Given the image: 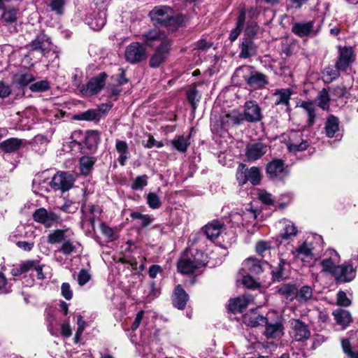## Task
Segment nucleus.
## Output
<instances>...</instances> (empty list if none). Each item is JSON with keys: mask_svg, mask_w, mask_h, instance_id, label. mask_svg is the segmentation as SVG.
Instances as JSON below:
<instances>
[{"mask_svg": "<svg viewBox=\"0 0 358 358\" xmlns=\"http://www.w3.org/2000/svg\"><path fill=\"white\" fill-rule=\"evenodd\" d=\"M152 23L175 30L185 22V17L176 13L173 9L166 6H157L153 8L149 14Z\"/></svg>", "mask_w": 358, "mask_h": 358, "instance_id": "1", "label": "nucleus"}, {"mask_svg": "<svg viewBox=\"0 0 358 358\" xmlns=\"http://www.w3.org/2000/svg\"><path fill=\"white\" fill-rule=\"evenodd\" d=\"M29 52L24 57V67H31L35 62H38L42 56H46L53 48L50 38L41 33L27 46Z\"/></svg>", "mask_w": 358, "mask_h": 358, "instance_id": "2", "label": "nucleus"}, {"mask_svg": "<svg viewBox=\"0 0 358 358\" xmlns=\"http://www.w3.org/2000/svg\"><path fill=\"white\" fill-rule=\"evenodd\" d=\"M107 74L101 73L91 78L86 85H82L80 92L86 96H92L99 93L104 87Z\"/></svg>", "mask_w": 358, "mask_h": 358, "instance_id": "3", "label": "nucleus"}, {"mask_svg": "<svg viewBox=\"0 0 358 358\" xmlns=\"http://www.w3.org/2000/svg\"><path fill=\"white\" fill-rule=\"evenodd\" d=\"M146 49L139 42H134L126 47L124 51L125 59L130 64L138 63L146 58Z\"/></svg>", "mask_w": 358, "mask_h": 358, "instance_id": "4", "label": "nucleus"}, {"mask_svg": "<svg viewBox=\"0 0 358 358\" xmlns=\"http://www.w3.org/2000/svg\"><path fill=\"white\" fill-rule=\"evenodd\" d=\"M33 217L34 221L47 228L52 227L62 222V219L57 214L52 211H48L44 208L37 209L34 213Z\"/></svg>", "mask_w": 358, "mask_h": 358, "instance_id": "5", "label": "nucleus"}, {"mask_svg": "<svg viewBox=\"0 0 358 358\" xmlns=\"http://www.w3.org/2000/svg\"><path fill=\"white\" fill-rule=\"evenodd\" d=\"M75 178L69 172H57L50 182V187L55 190L66 192L73 185Z\"/></svg>", "mask_w": 358, "mask_h": 358, "instance_id": "6", "label": "nucleus"}, {"mask_svg": "<svg viewBox=\"0 0 358 358\" xmlns=\"http://www.w3.org/2000/svg\"><path fill=\"white\" fill-rule=\"evenodd\" d=\"M340 260V256L336 250L333 249L327 250L324 253V257L320 262L322 268V271L329 273L334 277V272Z\"/></svg>", "mask_w": 358, "mask_h": 358, "instance_id": "7", "label": "nucleus"}, {"mask_svg": "<svg viewBox=\"0 0 358 358\" xmlns=\"http://www.w3.org/2000/svg\"><path fill=\"white\" fill-rule=\"evenodd\" d=\"M24 278L30 277L31 280H27L26 286L31 287L34 282V278L36 276L38 279H43L42 266L38 262L34 260H27L24 262Z\"/></svg>", "mask_w": 358, "mask_h": 358, "instance_id": "8", "label": "nucleus"}, {"mask_svg": "<svg viewBox=\"0 0 358 358\" xmlns=\"http://www.w3.org/2000/svg\"><path fill=\"white\" fill-rule=\"evenodd\" d=\"M338 57L336 62V67L338 69L345 71L354 62L355 55L352 47L350 46H338Z\"/></svg>", "mask_w": 358, "mask_h": 358, "instance_id": "9", "label": "nucleus"}, {"mask_svg": "<svg viewBox=\"0 0 358 358\" xmlns=\"http://www.w3.org/2000/svg\"><path fill=\"white\" fill-rule=\"evenodd\" d=\"M244 120L249 122H257L262 119V110L255 101H248L244 105Z\"/></svg>", "mask_w": 358, "mask_h": 358, "instance_id": "10", "label": "nucleus"}, {"mask_svg": "<svg viewBox=\"0 0 358 358\" xmlns=\"http://www.w3.org/2000/svg\"><path fill=\"white\" fill-rule=\"evenodd\" d=\"M171 43L168 41H162L160 45L157 48L154 55L152 56L150 60V65L152 67H159L167 58Z\"/></svg>", "mask_w": 358, "mask_h": 358, "instance_id": "11", "label": "nucleus"}, {"mask_svg": "<svg viewBox=\"0 0 358 358\" xmlns=\"http://www.w3.org/2000/svg\"><path fill=\"white\" fill-rule=\"evenodd\" d=\"M266 172L273 180H282L287 175L284 162L281 159H274L269 162L266 166Z\"/></svg>", "mask_w": 358, "mask_h": 358, "instance_id": "12", "label": "nucleus"}, {"mask_svg": "<svg viewBox=\"0 0 358 358\" xmlns=\"http://www.w3.org/2000/svg\"><path fill=\"white\" fill-rule=\"evenodd\" d=\"M291 335L297 341H301L308 339L310 335V332L308 326L300 320H292Z\"/></svg>", "mask_w": 358, "mask_h": 358, "instance_id": "13", "label": "nucleus"}, {"mask_svg": "<svg viewBox=\"0 0 358 358\" xmlns=\"http://www.w3.org/2000/svg\"><path fill=\"white\" fill-rule=\"evenodd\" d=\"M299 131H291L289 136V140L287 143V148L290 152H296L306 150L308 143L301 137Z\"/></svg>", "mask_w": 358, "mask_h": 358, "instance_id": "14", "label": "nucleus"}, {"mask_svg": "<svg viewBox=\"0 0 358 358\" xmlns=\"http://www.w3.org/2000/svg\"><path fill=\"white\" fill-rule=\"evenodd\" d=\"M355 277V271L351 264H343L338 265L334 272V278L338 282H347Z\"/></svg>", "mask_w": 358, "mask_h": 358, "instance_id": "15", "label": "nucleus"}, {"mask_svg": "<svg viewBox=\"0 0 358 358\" xmlns=\"http://www.w3.org/2000/svg\"><path fill=\"white\" fill-rule=\"evenodd\" d=\"M268 150L267 145L262 143L248 145L245 156L248 162H255L264 155Z\"/></svg>", "mask_w": 358, "mask_h": 358, "instance_id": "16", "label": "nucleus"}, {"mask_svg": "<svg viewBox=\"0 0 358 358\" xmlns=\"http://www.w3.org/2000/svg\"><path fill=\"white\" fill-rule=\"evenodd\" d=\"M166 34L157 28L151 29L142 35V40L145 45L152 46L157 42L164 41Z\"/></svg>", "mask_w": 358, "mask_h": 358, "instance_id": "17", "label": "nucleus"}, {"mask_svg": "<svg viewBox=\"0 0 358 358\" xmlns=\"http://www.w3.org/2000/svg\"><path fill=\"white\" fill-rule=\"evenodd\" d=\"M292 254L295 258L310 265L314 259V255L312 252V249L306 242L303 243L295 250H293Z\"/></svg>", "mask_w": 358, "mask_h": 358, "instance_id": "18", "label": "nucleus"}, {"mask_svg": "<svg viewBox=\"0 0 358 358\" xmlns=\"http://www.w3.org/2000/svg\"><path fill=\"white\" fill-rule=\"evenodd\" d=\"M252 301L253 299L250 295H243L236 297L229 301V309L233 313H241Z\"/></svg>", "mask_w": 358, "mask_h": 358, "instance_id": "19", "label": "nucleus"}, {"mask_svg": "<svg viewBox=\"0 0 358 358\" xmlns=\"http://www.w3.org/2000/svg\"><path fill=\"white\" fill-rule=\"evenodd\" d=\"M205 264L203 262L199 260L184 259L178 262V269L182 273L189 274L194 272L196 268H201Z\"/></svg>", "mask_w": 358, "mask_h": 358, "instance_id": "20", "label": "nucleus"}, {"mask_svg": "<svg viewBox=\"0 0 358 358\" xmlns=\"http://www.w3.org/2000/svg\"><path fill=\"white\" fill-rule=\"evenodd\" d=\"M244 120L243 114L237 110H232L221 117V124L223 128L240 124Z\"/></svg>", "mask_w": 358, "mask_h": 358, "instance_id": "21", "label": "nucleus"}, {"mask_svg": "<svg viewBox=\"0 0 358 358\" xmlns=\"http://www.w3.org/2000/svg\"><path fill=\"white\" fill-rule=\"evenodd\" d=\"M292 90L289 88L280 89L273 93L274 103L276 106H284L288 107Z\"/></svg>", "mask_w": 358, "mask_h": 358, "instance_id": "22", "label": "nucleus"}, {"mask_svg": "<svg viewBox=\"0 0 358 358\" xmlns=\"http://www.w3.org/2000/svg\"><path fill=\"white\" fill-rule=\"evenodd\" d=\"M241 58L247 59L257 54V46L255 43L249 38H243L241 44Z\"/></svg>", "mask_w": 358, "mask_h": 358, "instance_id": "23", "label": "nucleus"}, {"mask_svg": "<svg viewBox=\"0 0 358 358\" xmlns=\"http://www.w3.org/2000/svg\"><path fill=\"white\" fill-rule=\"evenodd\" d=\"M188 299V295L185 291L180 285H178L174 291L173 306L180 310H183L185 308Z\"/></svg>", "mask_w": 358, "mask_h": 358, "instance_id": "24", "label": "nucleus"}, {"mask_svg": "<svg viewBox=\"0 0 358 358\" xmlns=\"http://www.w3.org/2000/svg\"><path fill=\"white\" fill-rule=\"evenodd\" d=\"M115 150L119 154L118 162L121 166H124L127 160L130 157L127 143L125 141L117 139L115 141Z\"/></svg>", "mask_w": 358, "mask_h": 358, "instance_id": "25", "label": "nucleus"}, {"mask_svg": "<svg viewBox=\"0 0 358 358\" xmlns=\"http://www.w3.org/2000/svg\"><path fill=\"white\" fill-rule=\"evenodd\" d=\"M314 22L313 21L307 22H296L292 25V31L299 37L308 36L313 29Z\"/></svg>", "mask_w": 358, "mask_h": 358, "instance_id": "26", "label": "nucleus"}, {"mask_svg": "<svg viewBox=\"0 0 358 358\" xmlns=\"http://www.w3.org/2000/svg\"><path fill=\"white\" fill-rule=\"evenodd\" d=\"M246 82L254 88L264 87L268 83L266 76L257 71L252 72L246 78Z\"/></svg>", "mask_w": 358, "mask_h": 358, "instance_id": "27", "label": "nucleus"}, {"mask_svg": "<svg viewBox=\"0 0 358 358\" xmlns=\"http://www.w3.org/2000/svg\"><path fill=\"white\" fill-rule=\"evenodd\" d=\"M222 228L223 224L220 222L213 220L205 226L204 231L207 238L213 240L220 235Z\"/></svg>", "mask_w": 358, "mask_h": 358, "instance_id": "28", "label": "nucleus"}, {"mask_svg": "<svg viewBox=\"0 0 358 358\" xmlns=\"http://www.w3.org/2000/svg\"><path fill=\"white\" fill-rule=\"evenodd\" d=\"M266 326L264 334L267 338H276L280 337L283 334V326L280 322L267 323Z\"/></svg>", "mask_w": 358, "mask_h": 358, "instance_id": "29", "label": "nucleus"}, {"mask_svg": "<svg viewBox=\"0 0 358 358\" xmlns=\"http://www.w3.org/2000/svg\"><path fill=\"white\" fill-rule=\"evenodd\" d=\"M245 13L246 12L245 9H241L239 11V15L237 18L236 27L230 31L229 34V39L231 42L235 41L242 31L245 21Z\"/></svg>", "mask_w": 358, "mask_h": 358, "instance_id": "30", "label": "nucleus"}, {"mask_svg": "<svg viewBox=\"0 0 358 358\" xmlns=\"http://www.w3.org/2000/svg\"><path fill=\"white\" fill-rule=\"evenodd\" d=\"M296 288L294 284H283L278 288V292L287 302H291L296 299Z\"/></svg>", "mask_w": 358, "mask_h": 358, "instance_id": "31", "label": "nucleus"}, {"mask_svg": "<svg viewBox=\"0 0 358 358\" xmlns=\"http://www.w3.org/2000/svg\"><path fill=\"white\" fill-rule=\"evenodd\" d=\"M70 234L68 229H56L51 231L47 236V241L52 245L62 243Z\"/></svg>", "mask_w": 358, "mask_h": 358, "instance_id": "32", "label": "nucleus"}, {"mask_svg": "<svg viewBox=\"0 0 358 358\" xmlns=\"http://www.w3.org/2000/svg\"><path fill=\"white\" fill-rule=\"evenodd\" d=\"M280 224L282 225L280 236L282 239L288 240L297 234V229L292 222L283 220L280 222Z\"/></svg>", "mask_w": 358, "mask_h": 358, "instance_id": "33", "label": "nucleus"}, {"mask_svg": "<svg viewBox=\"0 0 358 358\" xmlns=\"http://www.w3.org/2000/svg\"><path fill=\"white\" fill-rule=\"evenodd\" d=\"M242 269L249 274H259L262 271V264L254 258H248L243 263Z\"/></svg>", "mask_w": 358, "mask_h": 358, "instance_id": "34", "label": "nucleus"}, {"mask_svg": "<svg viewBox=\"0 0 358 358\" xmlns=\"http://www.w3.org/2000/svg\"><path fill=\"white\" fill-rule=\"evenodd\" d=\"M313 298V289L308 285L296 288V300L300 303H306Z\"/></svg>", "mask_w": 358, "mask_h": 358, "instance_id": "35", "label": "nucleus"}, {"mask_svg": "<svg viewBox=\"0 0 358 358\" xmlns=\"http://www.w3.org/2000/svg\"><path fill=\"white\" fill-rule=\"evenodd\" d=\"M339 122L335 116H329L325 123L324 131L329 138L336 136V133L338 131Z\"/></svg>", "mask_w": 358, "mask_h": 358, "instance_id": "36", "label": "nucleus"}, {"mask_svg": "<svg viewBox=\"0 0 358 358\" xmlns=\"http://www.w3.org/2000/svg\"><path fill=\"white\" fill-rule=\"evenodd\" d=\"M189 138L190 135L187 136H185L183 135L178 136L171 141V144L173 148L176 150L185 152L190 145Z\"/></svg>", "mask_w": 358, "mask_h": 358, "instance_id": "37", "label": "nucleus"}, {"mask_svg": "<svg viewBox=\"0 0 358 358\" xmlns=\"http://www.w3.org/2000/svg\"><path fill=\"white\" fill-rule=\"evenodd\" d=\"M21 144V140L11 138L0 143V149L6 152H13L18 150Z\"/></svg>", "mask_w": 358, "mask_h": 358, "instance_id": "38", "label": "nucleus"}, {"mask_svg": "<svg viewBox=\"0 0 358 358\" xmlns=\"http://www.w3.org/2000/svg\"><path fill=\"white\" fill-rule=\"evenodd\" d=\"M95 159L89 156H84L80 159V169L83 175H87L91 171Z\"/></svg>", "mask_w": 358, "mask_h": 358, "instance_id": "39", "label": "nucleus"}, {"mask_svg": "<svg viewBox=\"0 0 358 358\" xmlns=\"http://www.w3.org/2000/svg\"><path fill=\"white\" fill-rule=\"evenodd\" d=\"M299 107L303 108L308 115V123L313 124L315 117L316 106L312 101H302Z\"/></svg>", "mask_w": 358, "mask_h": 358, "instance_id": "40", "label": "nucleus"}, {"mask_svg": "<svg viewBox=\"0 0 358 358\" xmlns=\"http://www.w3.org/2000/svg\"><path fill=\"white\" fill-rule=\"evenodd\" d=\"M69 235L62 243L59 249V251L63 253L64 255H70L73 253L76 250V242L72 240Z\"/></svg>", "mask_w": 358, "mask_h": 358, "instance_id": "41", "label": "nucleus"}, {"mask_svg": "<svg viewBox=\"0 0 358 358\" xmlns=\"http://www.w3.org/2000/svg\"><path fill=\"white\" fill-rule=\"evenodd\" d=\"M334 315L338 324L345 327L351 322V315L348 310H341L334 313Z\"/></svg>", "mask_w": 358, "mask_h": 358, "instance_id": "42", "label": "nucleus"}, {"mask_svg": "<svg viewBox=\"0 0 358 358\" xmlns=\"http://www.w3.org/2000/svg\"><path fill=\"white\" fill-rule=\"evenodd\" d=\"M106 22V15L104 11L98 13V15L92 20L90 26L94 30H100Z\"/></svg>", "mask_w": 358, "mask_h": 358, "instance_id": "43", "label": "nucleus"}, {"mask_svg": "<svg viewBox=\"0 0 358 358\" xmlns=\"http://www.w3.org/2000/svg\"><path fill=\"white\" fill-rule=\"evenodd\" d=\"M245 322L251 327H257L259 325H264L267 323V318L262 315H254L250 317H245Z\"/></svg>", "mask_w": 358, "mask_h": 358, "instance_id": "44", "label": "nucleus"}, {"mask_svg": "<svg viewBox=\"0 0 358 358\" xmlns=\"http://www.w3.org/2000/svg\"><path fill=\"white\" fill-rule=\"evenodd\" d=\"M248 178L253 185H257L261 180V172L259 168L253 166L250 169H247Z\"/></svg>", "mask_w": 358, "mask_h": 358, "instance_id": "45", "label": "nucleus"}, {"mask_svg": "<svg viewBox=\"0 0 358 358\" xmlns=\"http://www.w3.org/2000/svg\"><path fill=\"white\" fill-rule=\"evenodd\" d=\"M100 118V111L96 110H88L76 116V119L79 120L92 121Z\"/></svg>", "mask_w": 358, "mask_h": 358, "instance_id": "46", "label": "nucleus"}, {"mask_svg": "<svg viewBox=\"0 0 358 358\" xmlns=\"http://www.w3.org/2000/svg\"><path fill=\"white\" fill-rule=\"evenodd\" d=\"M246 166L243 164H240L237 172L236 179L241 185L245 184L248 181Z\"/></svg>", "mask_w": 358, "mask_h": 358, "instance_id": "47", "label": "nucleus"}, {"mask_svg": "<svg viewBox=\"0 0 358 358\" xmlns=\"http://www.w3.org/2000/svg\"><path fill=\"white\" fill-rule=\"evenodd\" d=\"M318 106L323 110L329 108V96L327 90L323 89L317 96Z\"/></svg>", "mask_w": 358, "mask_h": 358, "instance_id": "48", "label": "nucleus"}, {"mask_svg": "<svg viewBox=\"0 0 358 358\" xmlns=\"http://www.w3.org/2000/svg\"><path fill=\"white\" fill-rule=\"evenodd\" d=\"M146 200L148 205L152 209H157L162 205L159 197L154 192H150L146 196Z\"/></svg>", "mask_w": 358, "mask_h": 358, "instance_id": "49", "label": "nucleus"}, {"mask_svg": "<svg viewBox=\"0 0 358 358\" xmlns=\"http://www.w3.org/2000/svg\"><path fill=\"white\" fill-rule=\"evenodd\" d=\"M148 176L142 175L137 176L132 182L131 187L134 190L142 189L148 185Z\"/></svg>", "mask_w": 358, "mask_h": 358, "instance_id": "50", "label": "nucleus"}, {"mask_svg": "<svg viewBox=\"0 0 358 358\" xmlns=\"http://www.w3.org/2000/svg\"><path fill=\"white\" fill-rule=\"evenodd\" d=\"M342 348L345 354L350 358H358V351L355 352L352 350L351 345L348 339L345 338L341 341Z\"/></svg>", "mask_w": 358, "mask_h": 358, "instance_id": "51", "label": "nucleus"}, {"mask_svg": "<svg viewBox=\"0 0 358 358\" xmlns=\"http://www.w3.org/2000/svg\"><path fill=\"white\" fill-rule=\"evenodd\" d=\"M50 88V84L47 80H41L31 84L29 86V90L31 92H44Z\"/></svg>", "mask_w": 358, "mask_h": 358, "instance_id": "52", "label": "nucleus"}, {"mask_svg": "<svg viewBox=\"0 0 358 358\" xmlns=\"http://www.w3.org/2000/svg\"><path fill=\"white\" fill-rule=\"evenodd\" d=\"M341 69H338L336 66L334 68H327L324 72V77L326 82H331L339 76V71Z\"/></svg>", "mask_w": 358, "mask_h": 358, "instance_id": "53", "label": "nucleus"}, {"mask_svg": "<svg viewBox=\"0 0 358 358\" xmlns=\"http://www.w3.org/2000/svg\"><path fill=\"white\" fill-rule=\"evenodd\" d=\"M65 5L64 0H52L50 6L51 10L58 15H62Z\"/></svg>", "mask_w": 358, "mask_h": 358, "instance_id": "54", "label": "nucleus"}, {"mask_svg": "<svg viewBox=\"0 0 358 358\" xmlns=\"http://www.w3.org/2000/svg\"><path fill=\"white\" fill-rule=\"evenodd\" d=\"M258 199L266 205H273V199L272 195L265 190H259L258 192Z\"/></svg>", "mask_w": 358, "mask_h": 358, "instance_id": "55", "label": "nucleus"}, {"mask_svg": "<svg viewBox=\"0 0 358 358\" xmlns=\"http://www.w3.org/2000/svg\"><path fill=\"white\" fill-rule=\"evenodd\" d=\"M257 215L255 210L252 209H246L242 215V224H244V222L247 224L251 222L252 220H256Z\"/></svg>", "mask_w": 358, "mask_h": 358, "instance_id": "56", "label": "nucleus"}, {"mask_svg": "<svg viewBox=\"0 0 358 358\" xmlns=\"http://www.w3.org/2000/svg\"><path fill=\"white\" fill-rule=\"evenodd\" d=\"M91 275L85 269H81L78 275L77 281L80 286H83L90 281Z\"/></svg>", "mask_w": 358, "mask_h": 358, "instance_id": "57", "label": "nucleus"}, {"mask_svg": "<svg viewBox=\"0 0 358 358\" xmlns=\"http://www.w3.org/2000/svg\"><path fill=\"white\" fill-rule=\"evenodd\" d=\"M242 283L250 289L259 287V283L250 274L243 276Z\"/></svg>", "mask_w": 358, "mask_h": 358, "instance_id": "58", "label": "nucleus"}, {"mask_svg": "<svg viewBox=\"0 0 358 358\" xmlns=\"http://www.w3.org/2000/svg\"><path fill=\"white\" fill-rule=\"evenodd\" d=\"M143 145L145 148H152L153 147L162 148L164 144L161 141H156L152 135L148 134V140L146 142L143 141Z\"/></svg>", "mask_w": 358, "mask_h": 358, "instance_id": "59", "label": "nucleus"}, {"mask_svg": "<svg viewBox=\"0 0 358 358\" xmlns=\"http://www.w3.org/2000/svg\"><path fill=\"white\" fill-rule=\"evenodd\" d=\"M337 303L341 306H349L351 303L350 300L348 298L345 292L339 291L337 294Z\"/></svg>", "mask_w": 358, "mask_h": 358, "instance_id": "60", "label": "nucleus"}, {"mask_svg": "<svg viewBox=\"0 0 358 358\" xmlns=\"http://www.w3.org/2000/svg\"><path fill=\"white\" fill-rule=\"evenodd\" d=\"M61 293L66 300H71L73 297V292L68 282H64L62 284Z\"/></svg>", "mask_w": 358, "mask_h": 358, "instance_id": "61", "label": "nucleus"}, {"mask_svg": "<svg viewBox=\"0 0 358 358\" xmlns=\"http://www.w3.org/2000/svg\"><path fill=\"white\" fill-rule=\"evenodd\" d=\"M198 92L195 89H191L187 92V99L194 110L196 106Z\"/></svg>", "mask_w": 358, "mask_h": 358, "instance_id": "62", "label": "nucleus"}, {"mask_svg": "<svg viewBox=\"0 0 358 358\" xmlns=\"http://www.w3.org/2000/svg\"><path fill=\"white\" fill-rule=\"evenodd\" d=\"M259 30V27L256 22H252L248 24L245 29V34L249 36L254 37L257 35Z\"/></svg>", "mask_w": 358, "mask_h": 358, "instance_id": "63", "label": "nucleus"}, {"mask_svg": "<svg viewBox=\"0 0 358 358\" xmlns=\"http://www.w3.org/2000/svg\"><path fill=\"white\" fill-rule=\"evenodd\" d=\"M270 248V244L265 241H259L256 245V252L262 256H264V252L268 250Z\"/></svg>", "mask_w": 358, "mask_h": 358, "instance_id": "64", "label": "nucleus"}]
</instances>
